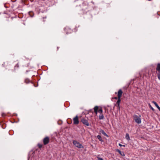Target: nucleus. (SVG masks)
Instances as JSON below:
<instances>
[{"label":"nucleus","instance_id":"nucleus-5","mask_svg":"<svg viewBox=\"0 0 160 160\" xmlns=\"http://www.w3.org/2000/svg\"><path fill=\"white\" fill-rule=\"evenodd\" d=\"M43 143L44 145H46L49 142V138L48 137H47L44 138L43 140Z\"/></svg>","mask_w":160,"mask_h":160},{"label":"nucleus","instance_id":"nucleus-8","mask_svg":"<svg viewBox=\"0 0 160 160\" xmlns=\"http://www.w3.org/2000/svg\"><path fill=\"white\" fill-rule=\"evenodd\" d=\"M116 151L118 152L121 156H125V154H124V152H121L119 150L117 149Z\"/></svg>","mask_w":160,"mask_h":160},{"label":"nucleus","instance_id":"nucleus-10","mask_svg":"<svg viewBox=\"0 0 160 160\" xmlns=\"http://www.w3.org/2000/svg\"><path fill=\"white\" fill-rule=\"evenodd\" d=\"M98 107L97 106H96L94 108V112H95V113L96 114H97L98 110Z\"/></svg>","mask_w":160,"mask_h":160},{"label":"nucleus","instance_id":"nucleus-29","mask_svg":"<svg viewBox=\"0 0 160 160\" xmlns=\"http://www.w3.org/2000/svg\"><path fill=\"white\" fill-rule=\"evenodd\" d=\"M158 110L160 111V108H159Z\"/></svg>","mask_w":160,"mask_h":160},{"label":"nucleus","instance_id":"nucleus-7","mask_svg":"<svg viewBox=\"0 0 160 160\" xmlns=\"http://www.w3.org/2000/svg\"><path fill=\"white\" fill-rule=\"evenodd\" d=\"M99 131L104 136H106L107 137H108V136L105 133V132L103 130L101 129Z\"/></svg>","mask_w":160,"mask_h":160},{"label":"nucleus","instance_id":"nucleus-2","mask_svg":"<svg viewBox=\"0 0 160 160\" xmlns=\"http://www.w3.org/2000/svg\"><path fill=\"white\" fill-rule=\"evenodd\" d=\"M73 143L76 147L78 148H83V147L81 144L76 140H73Z\"/></svg>","mask_w":160,"mask_h":160},{"label":"nucleus","instance_id":"nucleus-22","mask_svg":"<svg viewBox=\"0 0 160 160\" xmlns=\"http://www.w3.org/2000/svg\"><path fill=\"white\" fill-rule=\"evenodd\" d=\"M149 105L150 107H151V109L152 110H154V109L153 108H152V107H151V106L150 104H149Z\"/></svg>","mask_w":160,"mask_h":160},{"label":"nucleus","instance_id":"nucleus-4","mask_svg":"<svg viewBox=\"0 0 160 160\" xmlns=\"http://www.w3.org/2000/svg\"><path fill=\"white\" fill-rule=\"evenodd\" d=\"M81 122L83 124L87 126H89V125L88 120L85 118H82L81 120Z\"/></svg>","mask_w":160,"mask_h":160},{"label":"nucleus","instance_id":"nucleus-3","mask_svg":"<svg viewBox=\"0 0 160 160\" xmlns=\"http://www.w3.org/2000/svg\"><path fill=\"white\" fill-rule=\"evenodd\" d=\"M73 120L74 124L77 125L78 124L79 121L78 115L76 116V117L73 118Z\"/></svg>","mask_w":160,"mask_h":160},{"label":"nucleus","instance_id":"nucleus-14","mask_svg":"<svg viewBox=\"0 0 160 160\" xmlns=\"http://www.w3.org/2000/svg\"><path fill=\"white\" fill-rule=\"evenodd\" d=\"M121 100L120 98H118V99L117 101V103L118 104V107L119 108V104H120V102Z\"/></svg>","mask_w":160,"mask_h":160},{"label":"nucleus","instance_id":"nucleus-25","mask_svg":"<svg viewBox=\"0 0 160 160\" xmlns=\"http://www.w3.org/2000/svg\"><path fill=\"white\" fill-rule=\"evenodd\" d=\"M118 98L117 97H115L114 98L115 99H118Z\"/></svg>","mask_w":160,"mask_h":160},{"label":"nucleus","instance_id":"nucleus-18","mask_svg":"<svg viewBox=\"0 0 160 160\" xmlns=\"http://www.w3.org/2000/svg\"><path fill=\"white\" fill-rule=\"evenodd\" d=\"M118 145L120 147L123 146V147H125V145H122L120 143H119Z\"/></svg>","mask_w":160,"mask_h":160},{"label":"nucleus","instance_id":"nucleus-1","mask_svg":"<svg viewBox=\"0 0 160 160\" xmlns=\"http://www.w3.org/2000/svg\"><path fill=\"white\" fill-rule=\"evenodd\" d=\"M140 117L141 116H138L135 115L133 116L135 122L138 124H140L141 123V121Z\"/></svg>","mask_w":160,"mask_h":160},{"label":"nucleus","instance_id":"nucleus-13","mask_svg":"<svg viewBox=\"0 0 160 160\" xmlns=\"http://www.w3.org/2000/svg\"><path fill=\"white\" fill-rule=\"evenodd\" d=\"M99 140L101 142H103V140L102 139V138L101 136L99 135H98L97 136Z\"/></svg>","mask_w":160,"mask_h":160},{"label":"nucleus","instance_id":"nucleus-15","mask_svg":"<svg viewBox=\"0 0 160 160\" xmlns=\"http://www.w3.org/2000/svg\"><path fill=\"white\" fill-rule=\"evenodd\" d=\"M152 102L155 105L156 107L158 106V104L155 102L153 101Z\"/></svg>","mask_w":160,"mask_h":160},{"label":"nucleus","instance_id":"nucleus-9","mask_svg":"<svg viewBox=\"0 0 160 160\" xmlns=\"http://www.w3.org/2000/svg\"><path fill=\"white\" fill-rule=\"evenodd\" d=\"M156 70L160 72V63H158L157 64Z\"/></svg>","mask_w":160,"mask_h":160},{"label":"nucleus","instance_id":"nucleus-23","mask_svg":"<svg viewBox=\"0 0 160 160\" xmlns=\"http://www.w3.org/2000/svg\"><path fill=\"white\" fill-rule=\"evenodd\" d=\"M5 116V114L4 113H2V116L3 117H4Z\"/></svg>","mask_w":160,"mask_h":160},{"label":"nucleus","instance_id":"nucleus-19","mask_svg":"<svg viewBox=\"0 0 160 160\" xmlns=\"http://www.w3.org/2000/svg\"><path fill=\"white\" fill-rule=\"evenodd\" d=\"M98 160H103V159L101 158H98Z\"/></svg>","mask_w":160,"mask_h":160},{"label":"nucleus","instance_id":"nucleus-20","mask_svg":"<svg viewBox=\"0 0 160 160\" xmlns=\"http://www.w3.org/2000/svg\"><path fill=\"white\" fill-rule=\"evenodd\" d=\"M158 78L159 80H160V74H158Z\"/></svg>","mask_w":160,"mask_h":160},{"label":"nucleus","instance_id":"nucleus-6","mask_svg":"<svg viewBox=\"0 0 160 160\" xmlns=\"http://www.w3.org/2000/svg\"><path fill=\"white\" fill-rule=\"evenodd\" d=\"M122 93V92L121 89H120L118 91V98H120Z\"/></svg>","mask_w":160,"mask_h":160},{"label":"nucleus","instance_id":"nucleus-16","mask_svg":"<svg viewBox=\"0 0 160 160\" xmlns=\"http://www.w3.org/2000/svg\"><path fill=\"white\" fill-rule=\"evenodd\" d=\"M98 112L99 113H100V114H102V109H100L98 110Z\"/></svg>","mask_w":160,"mask_h":160},{"label":"nucleus","instance_id":"nucleus-21","mask_svg":"<svg viewBox=\"0 0 160 160\" xmlns=\"http://www.w3.org/2000/svg\"><path fill=\"white\" fill-rule=\"evenodd\" d=\"M38 146L39 148H41L42 147V145L40 144H38Z\"/></svg>","mask_w":160,"mask_h":160},{"label":"nucleus","instance_id":"nucleus-12","mask_svg":"<svg viewBox=\"0 0 160 160\" xmlns=\"http://www.w3.org/2000/svg\"><path fill=\"white\" fill-rule=\"evenodd\" d=\"M99 119L100 120L103 119L104 117L102 114H101L99 116Z\"/></svg>","mask_w":160,"mask_h":160},{"label":"nucleus","instance_id":"nucleus-17","mask_svg":"<svg viewBox=\"0 0 160 160\" xmlns=\"http://www.w3.org/2000/svg\"><path fill=\"white\" fill-rule=\"evenodd\" d=\"M25 82H26V83H28V82H30V81L29 80H28V79H26L25 80Z\"/></svg>","mask_w":160,"mask_h":160},{"label":"nucleus","instance_id":"nucleus-11","mask_svg":"<svg viewBox=\"0 0 160 160\" xmlns=\"http://www.w3.org/2000/svg\"><path fill=\"white\" fill-rule=\"evenodd\" d=\"M125 138L128 141L130 140V138L129 134L128 133H126V134Z\"/></svg>","mask_w":160,"mask_h":160},{"label":"nucleus","instance_id":"nucleus-30","mask_svg":"<svg viewBox=\"0 0 160 160\" xmlns=\"http://www.w3.org/2000/svg\"><path fill=\"white\" fill-rule=\"evenodd\" d=\"M28 160H29V158H28Z\"/></svg>","mask_w":160,"mask_h":160},{"label":"nucleus","instance_id":"nucleus-28","mask_svg":"<svg viewBox=\"0 0 160 160\" xmlns=\"http://www.w3.org/2000/svg\"><path fill=\"white\" fill-rule=\"evenodd\" d=\"M158 110L160 111V108H159Z\"/></svg>","mask_w":160,"mask_h":160},{"label":"nucleus","instance_id":"nucleus-27","mask_svg":"<svg viewBox=\"0 0 160 160\" xmlns=\"http://www.w3.org/2000/svg\"><path fill=\"white\" fill-rule=\"evenodd\" d=\"M158 110L160 111V108H159Z\"/></svg>","mask_w":160,"mask_h":160},{"label":"nucleus","instance_id":"nucleus-24","mask_svg":"<svg viewBox=\"0 0 160 160\" xmlns=\"http://www.w3.org/2000/svg\"><path fill=\"white\" fill-rule=\"evenodd\" d=\"M157 108L158 109H159V108H160V107L159 106L157 107Z\"/></svg>","mask_w":160,"mask_h":160},{"label":"nucleus","instance_id":"nucleus-26","mask_svg":"<svg viewBox=\"0 0 160 160\" xmlns=\"http://www.w3.org/2000/svg\"><path fill=\"white\" fill-rule=\"evenodd\" d=\"M67 28H65L64 30L66 31V30Z\"/></svg>","mask_w":160,"mask_h":160}]
</instances>
